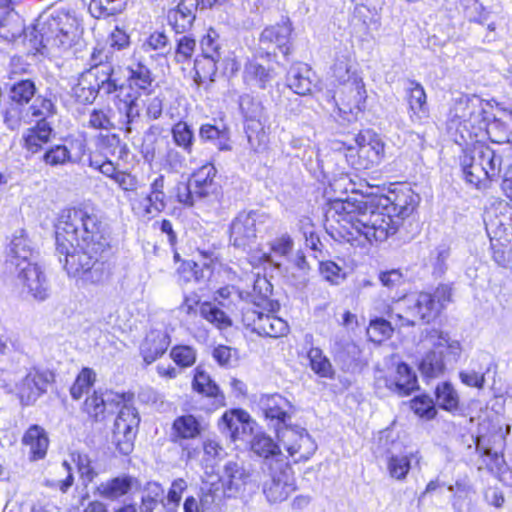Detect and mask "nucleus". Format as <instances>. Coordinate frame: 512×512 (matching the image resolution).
<instances>
[{
  "label": "nucleus",
  "mask_w": 512,
  "mask_h": 512,
  "mask_svg": "<svg viewBox=\"0 0 512 512\" xmlns=\"http://www.w3.org/2000/svg\"><path fill=\"white\" fill-rule=\"evenodd\" d=\"M389 204L375 206L363 200L337 199L326 211V225L353 246L385 241L396 233L400 222L415 210L419 196L411 189L401 190Z\"/></svg>",
  "instance_id": "obj_1"
},
{
  "label": "nucleus",
  "mask_w": 512,
  "mask_h": 512,
  "mask_svg": "<svg viewBox=\"0 0 512 512\" xmlns=\"http://www.w3.org/2000/svg\"><path fill=\"white\" fill-rule=\"evenodd\" d=\"M79 22L69 10L54 9L39 15L35 24L25 32V38L35 53L60 54L80 39Z\"/></svg>",
  "instance_id": "obj_2"
},
{
  "label": "nucleus",
  "mask_w": 512,
  "mask_h": 512,
  "mask_svg": "<svg viewBox=\"0 0 512 512\" xmlns=\"http://www.w3.org/2000/svg\"><path fill=\"white\" fill-rule=\"evenodd\" d=\"M95 245L56 238V253L69 276L89 284H101L110 276L108 250L99 251Z\"/></svg>",
  "instance_id": "obj_3"
},
{
  "label": "nucleus",
  "mask_w": 512,
  "mask_h": 512,
  "mask_svg": "<svg viewBox=\"0 0 512 512\" xmlns=\"http://www.w3.org/2000/svg\"><path fill=\"white\" fill-rule=\"evenodd\" d=\"M56 238L76 241L79 244L95 245V249L110 248L109 229L101 217L89 207L71 208L63 211L56 226Z\"/></svg>",
  "instance_id": "obj_4"
},
{
  "label": "nucleus",
  "mask_w": 512,
  "mask_h": 512,
  "mask_svg": "<svg viewBox=\"0 0 512 512\" xmlns=\"http://www.w3.org/2000/svg\"><path fill=\"white\" fill-rule=\"evenodd\" d=\"M36 94V86L32 80H20L10 88L11 103L4 113V123L10 130H17L23 122L33 116L56 114L57 109L52 99Z\"/></svg>",
  "instance_id": "obj_5"
},
{
  "label": "nucleus",
  "mask_w": 512,
  "mask_h": 512,
  "mask_svg": "<svg viewBox=\"0 0 512 512\" xmlns=\"http://www.w3.org/2000/svg\"><path fill=\"white\" fill-rule=\"evenodd\" d=\"M424 338L432 348L421 358L418 369L424 378L435 379L458 362L462 346L448 332L436 328L427 329Z\"/></svg>",
  "instance_id": "obj_6"
},
{
  "label": "nucleus",
  "mask_w": 512,
  "mask_h": 512,
  "mask_svg": "<svg viewBox=\"0 0 512 512\" xmlns=\"http://www.w3.org/2000/svg\"><path fill=\"white\" fill-rule=\"evenodd\" d=\"M271 222L270 215L262 210H242L233 218L229 226L230 243L245 250L256 242L258 235Z\"/></svg>",
  "instance_id": "obj_7"
},
{
  "label": "nucleus",
  "mask_w": 512,
  "mask_h": 512,
  "mask_svg": "<svg viewBox=\"0 0 512 512\" xmlns=\"http://www.w3.org/2000/svg\"><path fill=\"white\" fill-rule=\"evenodd\" d=\"M356 148L349 147L347 162L356 170H368L378 166L385 157V143L372 130L360 131L355 137Z\"/></svg>",
  "instance_id": "obj_8"
},
{
  "label": "nucleus",
  "mask_w": 512,
  "mask_h": 512,
  "mask_svg": "<svg viewBox=\"0 0 512 512\" xmlns=\"http://www.w3.org/2000/svg\"><path fill=\"white\" fill-rule=\"evenodd\" d=\"M280 445L295 458V462L308 460L317 450V444L307 430L298 425H284L276 428Z\"/></svg>",
  "instance_id": "obj_9"
},
{
  "label": "nucleus",
  "mask_w": 512,
  "mask_h": 512,
  "mask_svg": "<svg viewBox=\"0 0 512 512\" xmlns=\"http://www.w3.org/2000/svg\"><path fill=\"white\" fill-rule=\"evenodd\" d=\"M431 293L421 292L404 297L399 305L406 309V315H395L400 326H414L416 319L429 323L440 311V305L434 302Z\"/></svg>",
  "instance_id": "obj_10"
},
{
  "label": "nucleus",
  "mask_w": 512,
  "mask_h": 512,
  "mask_svg": "<svg viewBox=\"0 0 512 512\" xmlns=\"http://www.w3.org/2000/svg\"><path fill=\"white\" fill-rule=\"evenodd\" d=\"M267 479L263 482V493L270 503L285 501L296 490L295 477L287 462H278L266 469Z\"/></svg>",
  "instance_id": "obj_11"
},
{
  "label": "nucleus",
  "mask_w": 512,
  "mask_h": 512,
  "mask_svg": "<svg viewBox=\"0 0 512 512\" xmlns=\"http://www.w3.org/2000/svg\"><path fill=\"white\" fill-rule=\"evenodd\" d=\"M140 417L137 410L124 404L114 421L112 441L123 455H129L134 449Z\"/></svg>",
  "instance_id": "obj_12"
},
{
  "label": "nucleus",
  "mask_w": 512,
  "mask_h": 512,
  "mask_svg": "<svg viewBox=\"0 0 512 512\" xmlns=\"http://www.w3.org/2000/svg\"><path fill=\"white\" fill-rule=\"evenodd\" d=\"M165 176L158 175L149 187V193L140 198L130 200L133 212L139 217L151 219L163 212L168 204V197L165 193Z\"/></svg>",
  "instance_id": "obj_13"
},
{
  "label": "nucleus",
  "mask_w": 512,
  "mask_h": 512,
  "mask_svg": "<svg viewBox=\"0 0 512 512\" xmlns=\"http://www.w3.org/2000/svg\"><path fill=\"white\" fill-rule=\"evenodd\" d=\"M366 90L361 77H353L351 83L342 87L338 99H335L339 114L348 122L356 121L365 109Z\"/></svg>",
  "instance_id": "obj_14"
},
{
  "label": "nucleus",
  "mask_w": 512,
  "mask_h": 512,
  "mask_svg": "<svg viewBox=\"0 0 512 512\" xmlns=\"http://www.w3.org/2000/svg\"><path fill=\"white\" fill-rule=\"evenodd\" d=\"M16 283L35 300L43 301L49 296V286L42 267L36 262L16 267Z\"/></svg>",
  "instance_id": "obj_15"
},
{
  "label": "nucleus",
  "mask_w": 512,
  "mask_h": 512,
  "mask_svg": "<svg viewBox=\"0 0 512 512\" xmlns=\"http://www.w3.org/2000/svg\"><path fill=\"white\" fill-rule=\"evenodd\" d=\"M417 388V377L405 363H400L392 376H379L375 379V389L380 396H385L388 392L406 396Z\"/></svg>",
  "instance_id": "obj_16"
},
{
  "label": "nucleus",
  "mask_w": 512,
  "mask_h": 512,
  "mask_svg": "<svg viewBox=\"0 0 512 512\" xmlns=\"http://www.w3.org/2000/svg\"><path fill=\"white\" fill-rule=\"evenodd\" d=\"M243 321L252 331L260 336L278 338L287 334L288 324L283 319L265 314L253 308H248L243 313Z\"/></svg>",
  "instance_id": "obj_17"
},
{
  "label": "nucleus",
  "mask_w": 512,
  "mask_h": 512,
  "mask_svg": "<svg viewBox=\"0 0 512 512\" xmlns=\"http://www.w3.org/2000/svg\"><path fill=\"white\" fill-rule=\"evenodd\" d=\"M53 374L48 371L31 370L17 384V393L23 405H32L47 391Z\"/></svg>",
  "instance_id": "obj_18"
},
{
  "label": "nucleus",
  "mask_w": 512,
  "mask_h": 512,
  "mask_svg": "<svg viewBox=\"0 0 512 512\" xmlns=\"http://www.w3.org/2000/svg\"><path fill=\"white\" fill-rule=\"evenodd\" d=\"M292 32V24L289 18H282L281 22L266 27L259 38L260 47L263 50L273 48L275 54L276 49L284 56L290 53V35ZM267 54H270L267 51Z\"/></svg>",
  "instance_id": "obj_19"
},
{
  "label": "nucleus",
  "mask_w": 512,
  "mask_h": 512,
  "mask_svg": "<svg viewBox=\"0 0 512 512\" xmlns=\"http://www.w3.org/2000/svg\"><path fill=\"white\" fill-rule=\"evenodd\" d=\"M56 114H47L45 116H33L28 122L23 124H32L34 126L26 129L22 135L23 146L31 153H37L44 144H46L53 133L50 119Z\"/></svg>",
  "instance_id": "obj_20"
},
{
  "label": "nucleus",
  "mask_w": 512,
  "mask_h": 512,
  "mask_svg": "<svg viewBox=\"0 0 512 512\" xmlns=\"http://www.w3.org/2000/svg\"><path fill=\"white\" fill-rule=\"evenodd\" d=\"M38 252L25 230L14 232L7 247V260L15 267L36 262Z\"/></svg>",
  "instance_id": "obj_21"
},
{
  "label": "nucleus",
  "mask_w": 512,
  "mask_h": 512,
  "mask_svg": "<svg viewBox=\"0 0 512 512\" xmlns=\"http://www.w3.org/2000/svg\"><path fill=\"white\" fill-rule=\"evenodd\" d=\"M260 409L266 419L274 422V428L288 425L291 419L293 406L285 397L280 394L263 395L259 401Z\"/></svg>",
  "instance_id": "obj_22"
},
{
  "label": "nucleus",
  "mask_w": 512,
  "mask_h": 512,
  "mask_svg": "<svg viewBox=\"0 0 512 512\" xmlns=\"http://www.w3.org/2000/svg\"><path fill=\"white\" fill-rule=\"evenodd\" d=\"M250 448L256 456L263 459L264 472L271 466H276L278 462H286L279 444L265 433L255 434L250 441Z\"/></svg>",
  "instance_id": "obj_23"
},
{
  "label": "nucleus",
  "mask_w": 512,
  "mask_h": 512,
  "mask_svg": "<svg viewBox=\"0 0 512 512\" xmlns=\"http://www.w3.org/2000/svg\"><path fill=\"white\" fill-rule=\"evenodd\" d=\"M224 485L229 497H236L244 492L252 481V473L243 463L228 461L224 466Z\"/></svg>",
  "instance_id": "obj_24"
},
{
  "label": "nucleus",
  "mask_w": 512,
  "mask_h": 512,
  "mask_svg": "<svg viewBox=\"0 0 512 512\" xmlns=\"http://www.w3.org/2000/svg\"><path fill=\"white\" fill-rule=\"evenodd\" d=\"M405 93L409 105L410 120L413 123H422L429 116L427 97L423 86L415 80H409Z\"/></svg>",
  "instance_id": "obj_25"
},
{
  "label": "nucleus",
  "mask_w": 512,
  "mask_h": 512,
  "mask_svg": "<svg viewBox=\"0 0 512 512\" xmlns=\"http://www.w3.org/2000/svg\"><path fill=\"white\" fill-rule=\"evenodd\" d=\"M199 5L194 0H180L176 8L168 11V23L176 34H184L191 29Z\"/></svg>",
  "instance_id": "obj_26"
},
{
  "label": "nucleus",
  "mask_w": 512,
  "mask_h": 512,
  "mask_svg": "<svg viewBox=\"0 0 512 512\" xmlns=\"http://www.w3.org/2000/svg\"><path fill=\"white\" fill-rule=\"evenodd\" d=\"M90 72L96 87L99 89L100 94L110 96L115 95L117 98L125 96L124 92L127 87L115 77V71L113 65H102L97 68H90Z\"/></svg>",
  "instance_id": "obj_27"
},
{
  "label": "nucleus",
  "mask_w": 512,
  "mask_h": 512,
  "mask_svg": "<svg viewBox=\"0 0 512 512\" xmlns=\"http://www.w3.org/2000/svg\"><path fill=\"white\" fill-rule=\"evenodd\" d=\"M170 345V336L163 330H150L140 345V353L146 364L161 357Z\"/></svg>",
  "instance_id": "obj_28"
},
{
  "label": "nucleus",
  "mask_w": 512,
  "mask_h": 512,
  "mask_svg": "<svg viewBox=\"0 0 512 512\" xmlns=\"http://www.w3.org/2000/svg\"><path fill=\"white\" fill-rule=\"evenodd\" d=\"M216 173V168L212 164L207 163L192 174L189 181L199 200L207 198L217 192L218 184L215 181Z\"/></svg>",
  "instance_id": "obj_29"
},
{
  "label": "nucleus",
  "mask_w": 512,
  "mask_h": 512,
  "mask_svg": "<svg viewBox=\"0 0 512 512\" xmlns=\"http://www.w3.org/2000/svg\"><path fill=\"white\" fill-rule=\"evenodd\" d=\"M128 71V89H138L148 91L152 86L154 78L151 70L143 62L137 52L132 54V61L126 67Z\"/></svg>",
  "instance_id": "obj_30"
},
{
  "label": "nucleus",
  "mask_w": 512,
  "mask_h": 512,
  "mask_svg": "<svg viewBox=\"0 0 512 512\" xmlns=\"http://www.w3.org/2000/svg\"><path fill=\"white\" fill-rule=\"evenodd\" d=\"M139 486L140 483L136 478L130 475H121L106 482H102L97 486V492L103 498L115 500Z\"/></svg>",
  "instance_id": "obj_31"
},
{
  "label": "nucleus",
  "mask_w": 512,
  "mask_h": 512,
  "mask_svg": "<svg viewBox=\"0 0 512 512\" xmlns=\"http://www.w3.org/2000/svg\"><path fill=\"white\" fill-rule=\"evenodd\" d=\"M311 69L307 64L297 62L291 65L286 75L287 86L298 95H307L312 90Z\"/></svg>",
  "instance_id": "obj_32"
},
{
  "label": "nucleus",
  "mask_w": 512,
  "mask_h": 512,
  "mask_svg": "<svg viewBox=\"0 0 512 512\" xmlns=\"http://www.w3.org/2000/svg\"><path fill=\"white\" fill-rule=\"evenodd\" d=\"M118 111L121 114L119 119V128L126 134H131L137 129V125L140 122L137 96L127 93L123 100L120 98Z\"/></svg>",
  "instance_id": "obj_33"
},
{
  "label": "nucleus",
  "mask_w": 512,
  "mask_h": 512,
  "mask_svg": "<svg viewBox=\"0 0 512 512\" xmlns=\"http://www.w3.org/2000/svg\"><path fill=\"white\" fill-rule=\"evenodd\" d=\"M199 138L202 142L215 145L219 151H230V131L224 123H205L200 126Z\"/></svg>",
  "instance_id": "obj_34"
},
{
  "label": "nucleus",
  "mask_w": 512,
  "mask_h": 512,
  "mask_svg": "<svg viewBox=\"0 0 512 512\" xmlns=\"http://www.w3.org/2000/svg\"><path fill=\"white\" fill-rule=\"evenodd\" d=\"M202 431L200 421L192 414L177 417L172 424V440L182 444L184 440L197 438Z\"/></svg>",
  "instance_id": "obj_35"
},
{
  "label": "nucleus",
  "mask_w": 512,
  "mask_h": 512,
  "mask_svg": "<svg viewBox=\"0 0 512 512\" xmlns=\"http://www.w3.org/2000/svg\"><path fill=\"white\" fill-rule=\"evenodd\" d=\"M8 4L1 0L0 6V37L5 40H13L23 32V25L18 13L14 12Z\"/></svg>",
  "instance_id": "obj_36"
},
{
  "label": "nucleus",
  "mask_w": 512,
  "mask_h": 512,
  "mask_svg": "<svg viewBox=\"0 0 512 512\" xmlns=\"http://www.w3.org/2000/svg\"><path fill=\"white\" fill-rule=\"evenodd\" d=\"M22 442L30 448L33 460L42 459L46 455L49 440L46 431L41 426H30L25 432Z\"/></svg>",
  "instance_id": "obj_37"
},
{
  "label": "nucleus",
  "mask_w": 512,
  "mask_h": 512,
  "mask_svg": "<svg viewBox=\"0 0 512 512\" xmlns=\"http://www.w3.org/2000/svg\"><path fill=\"white\" fill-rule=\"evenodd\" d=\"M100 94L96 87L90 69L83 72L77 83L72 88V95L79 103H93L97 95Z\"/></svg>",
  "instance_id": "obj_38"
},
{
  "label": "nucleus",
  "mask_w": 512,
  "mask_h": 512,
  "mask_svg": "<svg viewBox=\"0 0 512 512\" xmlns=\"http://www.w3.org/2000/svg\"><path fill=\"white\" fill-rule=\"evenodd\" d=\"M273 78V71L257 62H248L244 67L243 79L250 86L265 89Z\"/></svg>",
  "instance_id": "obj_39"
},
{
  "label": "nucleus",
  "mask_w": 512,
  "mask_h": 512,
  "mask_svg": "<svg viewBox=\"0 0 512 512\" xmlns=\"http://www.w3.org/2000/svg\"><path fill=\"white\" fill-rule=\"evenodd\" d=\"M461 166L466 181L475 186H478L483 180L489 179L485 168L475 159L473 149L463 155L461 158Z\"/></svg>",
  "instance_id": "obj_40"
},
{
  "label": "nucleus",
  "mask_w": 512,
  "mask_h": 512,
  "mask_svg": "<svg viewBox=\"0 0 512 512\" xmlns=\"http://www.w3.org/2000/svg\"><path fill=\"white\" fill-rule=\"evenodd\" d=\"M128 0H91L90 14L97 19H105L117 15L125 9Z\"/></svg>",
  "instance_id": "obj_41"
},
{
  "label": "nucleus",
  "mask_w": 512,
  "mask_h": 512,
  "mask_svg": "<svg viewBox=\"0 0 512 512\" xmlns=\"http://www.w3.org/2000/svg\"><path fill=\"white\" fill-rule=\"evenodd\" d=\"M331 351L334 356L344 362L356 360L360 355V349L349 337L335 335L331 343Z\"/></svg>",
  "instance_id": "obj_42"
},
{
  "label": "nucleus",
  "mask_w": 512,
  "mask_h": 512,
  "mask_svg": "<svg viewBox=\"0 0 512 512\" xmlns=\"http://www.w3.org/2000/svg\"><path fill=\"white\" fill-rule=\"evenodd\" d=\"M475 159L485 168L489 179H493L500 172L501 158L498 157L494 150L485 145L474 146Z\"/></svg>",
  "instance_id": "obj_43"
},
{
  "label": "nucleus",
  "mask_w": 512,
  "mask_h": 512,
  "mask_svg": "<svg viewBox=\"0 0 512 512\" xmlns=\"http://www.w3.org/2000/svg\"><path fill=\"white\" fill-rule=\"evenodd\" d=\"M159 503L164 504V489L157 482H148L141 498L140 512H154Z\"/></svg>",
  "instance_id": "obj_44"
},
{
  "label": "nucleus",
  "mask_w": 512,
  "mask_h": 512,
  "mask_svg": "<svg viewBox=\"0 0 512 512\" xmlns=\"http://www.w3.org/2000/svg\"><path fill=\"white\" fill-rule=\"evenodd\" d=\"M173 142L184 152L191 154L195 142L193 129L187 122L178 121L171 129Z\"/></svg>",
  "instance_id": "obj_45"
},
{
  "label": "nucleus",
  "mask_w": 512,
  "mask_h": 512,
  "mask_svg": "<svg viewBox=\"0 0 512 512\" xmlns=\"http://www.w3.org/2000/svg\"><path fill=\"white\" fill-rule=\"evenodd\" d=\"M192 386L196 392L207 397L217 398L221 395L218 385L200 366L195 369Z\"/></svg>",
  "instance_id": "obj_46"
},
{
  "label": "nucleus",
  "mask_w": 512,
  "mask_h": 512,
  "mask_svg": "<svg viewBox=\"0 0 512 512\" xmlns=\"http://www.w3.org/2000/svg\"><path fill=\"white\" fill-rule=\"evenodd\" d=\"M248 414L241 410L226 412L221 418L223 430H228L233 440L239 437L240 430H245V423L248 421Z\"/></svg>",
  "instance_id": "obj_47"
},
{
  "label": "nucleus",
  "mask_w": 512,
  "mask_h": 512,
  "mask_svg": "<svg viewBox=\"0 0 512 512\" xmlns=\"http://www.w3.org/2000/svg\"><path fill=\"white\" fill-rule=\"evenodd\" d=\"M308 359L311 369L320 377L333 378L334 370L330 360L323 354L322 350L313 347L308 351Z\"/></svg>",
  "instance_id": "obj_48"
},
{
  "label": "nucleus",
  "mask_w": 512,
  "mask_h": 512,
  "mask_svg": "<svg viewBox=\"0 0 512 512\" xmlns=\"http://www.w3.org/2000/svg\"><path fill=\"white\" fill-rule=\"evenodd\" d=\"M414 455H391L387 459V471L391 478L403 481L406 479L410 468L411 459Z\"/></svg>",
  "instance_id": "obj_49"
},
{
  "label": "nucleus",
  "mask_w": 512,
  "mask_h": 512,
  "mask_svg": "<svg viewBox=\"0 0 512 512\" xmlns=\"http://www.w3.org/2000/svg\"><path fill=\"white\" fill-rule=\"evenodd\" d=\"M199 313L201 317L220 329L232 325L228 315L211 302H202L200 304Z\"/></svg>",
  "instance_id": "obj_50"
},
{
  "label": "nucleus",
  "mask_w": 512,
  "mask_h": 512,
  "mask_svg": "<svg viewBox=\"0 0 512 512\" xmlns=\"http://www.w3.org/2000/svg\"><path fill=\"white\" fill-rule=\"evenodd\" d=\"M436 404L447 411H452L458 408L459 397L453 386L444 382L436 387L435 391Z\"/></svg>",
  "instance_id": "obj_51"
},
{
  "label": "nucleus",
  "mask_w": 512,
  "mask_h": 512,
  "mask_svg": "<svg viewBox=\"0 0 512 512\" xmlns=\"http://www.w3.org/2000/svg\"><path fill=\"white\" fill-rule=\"evenodd\" d=\"M95 377L96 375L92 369L83 368L70 389L72 398L75 400L80 399L93 385Z\"/></svg>",
  "instance_id": "obj_52"
},
{
  "label": "nucleus",
  "mask_w": 512,
  "mask_h": 512,
  "mask_svg": "<svg viewBox=\"0 0 512 512\" xmlns=\"http://www.w3.org/2000/svg\"><path fill=\"white\" fill-rule=\"evenodd\" d=\"M202 57L219 61L221 58V45L217 33L210 29L200 41Z\"/></svg>",
  "instance_id": "obj_53"
},
{
  "label": "nucleus",
  "mask_w": 512,
  "mask_h": 512,
  "mask_svg": "<svg viewBox=\"0 0 512 512\" xmlns=\"http://www.w3.org/2000/svg\"><path fill=\"white\" fill-rule=\"evenodd\" d=\"M239 107L243 115L247 120H257L258 126L260 127L259 119L263 113V106L260 101L256 100L249 94L240 96Z\"/></svg>",
  "instance_id": "obj_54"
},
{
  "label": "nucleus",
  "mask_w": 512,
  "mask_h": 512,
  "mask_svg": "<svg viewBox=\"0 0 512 512\" xmlns=\"http://www.w3.org/2000/svg\"><path fill=\"white\" fill-rule=\"evenodd\" d=\"M196 40L188 34L176 38L175 60L178 63L190 60L195 52Z\"/></svg>",
  "instance_id": "obj_55"
},
{
  "label": "nucleus",
  "mask_w": 512,
  "mask_h": 512,
  "mask_svg": "<svg viewBox=\"0 0 512 512\" xmlns=\"http://www.w3.org/2000/svg\"><path fill=\"white\" fill-rule=\"evenodd\" d=\"M43 161L50 166H59L71 162L72 157L65 145H54L43 154Z\"/></svg>",
  "instance_id": "obj_56"
},
{
  "label": "nucleus",
  "mask_w": 512,
  "mask_h": 512,
  "mask_svg": "<svg viewBox=\"0 0 512 512\" xmlns=\"http://www.w3.org/2000/svg\"><path fill=\"white\" fill-rule=\"evenodd\" d=\"M451 248L446 243L439 244L432 252L433 274L442 276L448 269Z\"/></svg>",
  "instance_id": "obj_57"
},
{
  "label": "nucleus",
  "mask_w": 512,
  "mask_h": 512,
  "mask_svg": "<svg viewBox=\"0 0 512 512\" xmlns=\"http://www.w3.org/2000/svg\"><path fill=\"white\" fill-rule=\"evenodd\" d=\"M392 331L393 329L389 321L378 318L370 322L367 333L371 341L380 343L390 337Z\"/></svg>",
  "instance_id": "obj_58"
},
{
  "label": "nucleus",
  "mask_w": 512,
  "mask_h": 512,
  "mask_svg": "<svg viewBox=\"0 0 512 512\" xmlns=\"http://www.w3.org/2000/svg\"><path fill=\"white\" fill-rule=\"evenodd\" d=\"M170 356L181 367H190L196 361V351L191 346L186 345L173 347Z\"/></svg>",
  "instance_id": "obj_59"
},
{
  "label": "nucleus",
  "mask_w": 512,
  "mask_h": 512,
  "mask_svg": "<svg viewBox=\"0 0 512 512\" xmlns=\"http://www.w3.org/2000/svg\"><path fill=\"white\" fill-rule=\"evenodd\" d=\"M355 18L362 20L367 29H377L379 25V14L376 7L371 9L368 4H361L355 8Z\"/></svg>",
  "instance_id": "obj_60"
},
{
  "label": "nucleus",
  "mask_w": 512,
  "mask_h": 512,
  "mask_svg": "<svg viewBox=\"0 0 512 512\" xmlns=\"http://www.w3.org/2000/svg\"><path fill=\"white\" fill-rule=\"evenodd\" d=\"M174 197L178 203L188 207L193 206L199 200L190 181L187 183L178 182L174 188Z\"/></svg>",
  "instance_id": "obj_61"
},
{
  "label": "nucleus",
  "mask_w": 512,
  "mask_h": 512,
  "mask_svg": "<svg viewBox=\"0 0 512 512\" xmlns=\"http://www.w3.org/2000/svg\"><path fill=\"white\" fill-rule=\"evenodd\" d=\"M84 411L95 420H99L103 417L106 408L101 393L94 392L91 396L86 398Z\"/></svg>",
  "instance_id": "obj_62"
},
{
  "label": "nucleus",
  "mask_w": 512,
  "mask_h": 512,
  "mask_svg": "<svg viewBox=\"0 0 512 512\" xmlns=\"http://www.w3.org/2000/svg\"><path fill=\"white\" fill-rule=\"evenodd\" d=\"M212 355L222 367H231L238 360L237 350L225 345L215 347Z\"/></svg>",
  "instance_id": "obj_63"
},
{
  "label": "nucleus",
  "mask_w": 512,
  "mask_h": 512,
  "mask_svg": "<svg viewBox=\"0 0 512 512\" xmlns=\"http://www.w3.org/2000/svg\"><path fill=\"white\" fill-rule=\"evenodd\" d=\"M411 408L422 418L432 419L436 415L433 401L427 396L415 397L412 400Z\"/></svg>",
  "instance_id": "obj_64"
}]
</instances>
